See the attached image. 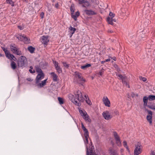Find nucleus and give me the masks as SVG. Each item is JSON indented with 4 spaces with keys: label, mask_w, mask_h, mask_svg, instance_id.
<instances>
[{
    "label": "nucleus",
    "mask_w": 155,
    "mask_h": 155,
    "mask_svg": "<svg viewBox=\"0 0 155 155\" xmlns=\"http://www.w3.org/2000/svg\"><path fill=\"white\" fill-rule=\"evenodd\" d=\"M35 49L34 48L31 46H29L28 48V50L31 53H34Z\"/></svg>",
    "instance_id": "obj_27"
},
{
    "label": "nucleus",
    "mask_w": 155,
    "mask_h": 155,
    "mask_svg": "<svg viewBox=\"0 0 155 155\" xmlns=\"http://www.w3.org/2000/svg\"><path fill=\"white\" fill-rule=\"evenodd\" d=\"M41 41L42 43L44 44H47L49 42V39L47 36H43L41 38Z\"/></svg>",
    "instance_id": "obj_14"
},
{
    "label": "nucleus",
    "mask_w": 155,
    "mask_h": 155,
    "mask_svg": "<svg viewBox=\"0 0 155 155\" xmlns=\"http://www.w3.org/2000/svg\"><path fill=\"white\" fill-rule=\"evenodd\" d=\"M6 57L10 60H13L14 61L16 59L14 55L12 54H11L10 52L8 51L5 54Z\"/></svg>",
    "instance_id": "obj_13"
},
{
    "label": "nucleus",
    "mask_w": 155,
    "mask_h": 155,
    "mask_svg": "<svg viewBox=\"0 0 155 155\" xmlns=\"http://www.w3.org/2000/svg\"><path fill=\"white\" fill-rule=\"evenodd\" d=\"M107 21L108 23L113 25H114L113 22H115L116 20L115 19L113 18L112 17H108L107 18Z\"/></svg>",
    "instance_id": "obj_15"
},
{
    "label": "nucleus",
    "mask_w": 155,
    "mask_h": 155,
    "mask_svg": "<svg viewBox=\"0 0 155 155\" xmlns=\"http://www.w3.org/2000/svg\"><path fill=\"white\" fill-rule=\"evenodd\" d=\"M117 75L119 78V79H121L122 81L123 79H126V76H123L121 74Z\"/></svg>",
    "instance_id": "obj_34"
},
{
    "label": "nucleus",
    "mask_w": 155,
    "mask_h": 155,
    "mask_svg": "<svg viewBox=\"0 0 155 155\" xmlns=\"http://www.w3.org/2000/svg\"><path fill=\"white\" fill-rule=\"evenodd\" d=\"M123 145L124 147L127 149V150H129V148L127 146V143L126 141L125 140L123 142Z\"/></svg>",
    "instance_id": "obj_37"
},
{
    "label": "nucleus",
    "mask_w": 155,
    "mask_h": 155,
    "mask_svg": "<svg viewBox=\"0 0 155 155\" xmlns=\"http://www.w3.org/2000/svg\"><path fill=\"white\" fill-rule=\"evenodd\" d=\"M27 80H28V81H33V80L31 78H28L27 79Z\"/></svg>",
    "instance_id": "obj_52"
},
{
    "label": "nucleus",
    "mask_w": 155,
    "mask_h": 155,
    "mask_svg": "<svg viewBox=\"0 0 155 155\" xmlns=\"http://www.w3.org/2000/svg\"><path fill=\"white\" fill-rule=\"evenodd\" d=\"M11 66L13 70H15L17 68V65L16 63L13 61H11Z\"/></svg>",
    "instance_id": "obj_23"
},
{
    "label": "nucleus",
    "mask_w": 155,
    "mask_h": 155,
    "mask_svg": "<svg viewBox=\"0 0 155 155\" xmlns=\"http://www.w3.org/2000/svg\"><path fill=\"white\" fill-rule=\"evenodd\" d=\"M114 67L118 71H120V68H119L117 64H115L114 65Z\"/></svg>",
    "instance_id": "obj_42"
},
{
    "label": "nucleus",
    "mask_w": 155,
    "mask_h": 155,
    "mask_svg": "<svg viewBox=\"0 0 155 155\" xmlns=\"http://www.w3.org/2000/svg\"><path fill=\"white\" fill-rule=\"evenodd\" d=\"M54 0H53V1L54 2Z\"/></svg>",
    "instance_id": "obj_64"
},
{
    "label": "nucleus",
    "mask_w": 155,
    "mask_h": 155,
    "mask_svg": "<svg viewBox=\"0 0 155 155\" xmlns=\"http://www.w3.org/2000/svg\"><path fill=\"white\" fill-rule=\"evenodd\" d=\"M84 12L88 15H94L97 14V12L91 10H85Z\"/></svg>",
    "instance_id": "obj_12"
},
{
    "label": "nucleus",
    "mask_w": 155,
    "mask_h": 155,
    "mask_svg": "<svg viewBox=\"0 0 155 155\" xmlns=\"http://www.w3.org/2000/svg\"><path fill=\"white\" fill-rule=\"evenodd\" d=\"M29 71L30 73H34L35 72V71L34 70L33 71H32V70L31 69H29Z\"/></svg>",
    "instance_id": "obj_53"
},
{
    "label": "nucleus",
    "mask_w": 155,
    "mask_h": 155,
    "mask_svg": "<svg viewBox=\"0 0 155 155\" xmlns=\"http://www.w3.org/2000/svg\"><path fill=\"white\" fill-rule=\"evenodd\" d=\"M140 145H137L136 146V148L134 150V155H138L141 153L142 150L140 148Z\"/></svg>",
    "instance_id": "obj_8"
},
{
    "label": "nucleus",
    "mask_w": 155,
    "mask_h": 155,
    "mask_svg": "<svg viewBox=\"0 0 155 155\" xmlns=\"http://www.w3.org/2000/svg\"><path fill=\"white\" fill-rule=\"evenodd\" d=\"M30 68H31L32 69V67H30Z\"/></svg>",
    "instance_id": "obj_63"
},
{
    "label": "nucleus",
    "mask_w": 155,
    "mask_h": 155,
    "mask_svg": "<svg viewBox=\"0 0 155 155\" xmlns=\"http://www.w3.org/2000/svg\"><path fill=\"white\" fill-rule=\"evenodd\" d=\"M148 97L147 96H144L143 98V106L144 107L147 106V104L148 102Z\"/></svg>",
    "instance_id": "obj_20"
},
{
    "label": "nucleus",
    "mask_w": 155,
    "mask_h": 155,
    "mask_svg": "<svg viewBox=\"0 0 155 155\" xmlns=\"http://www.w3.org/2000/svg\"><path fill=\"white\" fill-rule=\"evenodd\" d=\"M1 48L3 50V51H4L5 54L8 51V50H7V48H5L4 47H2Z\"/></svg>",
    "instance_id": "obj_41"
},
{
    "label": "nucleus",
    "mask_w": 155,
    "mask_h": 155,
    "mask_svg": "<svg viewBox=\"0 0 155 155\" xmlns=\"http://www.w3.org/2000/svg\"><path fill=\"white\" fill-rule=\"evenodd\" d=\"M62 63L63 65V66L66 68H68L69 67V64H67L66 62H63Z\"/></svg>",
    "instance_id": "obj_36"
},
{
    "label": "nucleus",
    "mask_w": 155,
    "mask_h": 155,
    "mask_svg": "<svg viewBox=\"0 0 155 155\" xmlns=\"http://www.w3.org/2000/svg\"><path fill=\"white\" fill-rule=\"evenodd\" d=\"M6 2L7 3L10 4L12 6H14V3L12 0H6Z\"/></svg>",
    "instance_id": "obj_35"
},
{
    "label": "nucleus",
    "mask_w": 155,
    "mask_h": 155,
    "mask_svg": "<svg viewBox=\"0 0 155 155\" xmlns=\"http://www.w3.org/2000/svg\"><path fill=\"white\" fill-rule=\"evenodd\" d=\"M74 75L76 79L77 82L83 85V84L85 82V80L83 78L81 74L78 71H76L74 73Z\"/></svg>",
    "instance_id": "obj_2"
},
{
    "label": "nucleus",
    "mask_w": 155,
    "mask_h": 155,
    "mask_svg": "<svg viewBox=\"0 0 155 155\" xmlns=\"http://www.w3.org/2000/svg\"><path fill=\"white\" fill-rule=\"evenodd\" d=\"M145 111H147L149 115H147V121L149 122L150 124H151L152 123V113L151 111L147 109H145Z\"/></svg>",
    "instance_id": "obj_6"
},
{
    "label": "nucleus",
    "mask_w": 155,
    "mask_h": 155,
    "mask_svg": "<svg viewBox=\"0 0 155 155\" xmlns=\"http://www.w3.org/2000/svg\"><path fill=\"white\" fill-rule=\"evenodd\" d=\"M47 79L43 80L41 81V83L40 82L38 84H35V86H37L39 87H43L45 84Z\"/></svg>",
    "instance_id": "obj_18"
},
{
    "label": "nucleus",
    "mask_w": 155,
    "mask_h": 155,
    "mask_svg": "<svg viewBox=\"0 0 155 155\" xmlns=\"http://www.w3.org/2000/svg\"><path fill=\"white\" fill-rule=\"evenodd\" d=\"M108 32L110 33H112V32H113V31H112L111 30H108Z\"/></svg>",
    "instance_id": "obj_56"
},
{
    "label": "nucleus",
    "mask_w": 155,
    "mask_h": 155,
    "mask_svg": "<svg viewBox=\"0 0 155 155\" xmlns=\"http://www.w3.org/2000/svg\"><path fill=\"white\" fill-rule=\"evenodd\" d=\"M91 154L90 155V153L88 150L87 148V153H86V155H97V154H95V153H92V152H91Z\"/></svg>",
    "instance_id": "obj_38"
},
{
    "label": "nucleus",
    "mask_w": 155,
    "mask_h": 155,
    "mask_svg": "<svg viewBox=\"0 0 155 155\" xmlns=\"http://www.w3.org/2000/svg\"><path fill=\"white\" fill-rule=\"evenodd\" d=\"M45 75L44 73L41 74H38L35 79V84L39 83L41 80L44 78Z\"/></svg>",
    "instance_id": "obj_7"
},
{
    "label": "nucleus",
    "mask_w": 155,
    "mask_h": 155,
    "mask_svg": "<svg viewBox=\"0 0 155 155\" xmlns=\"http://www.w3.org/2000/svg\"><path fill=\"white\" fill-rule=\"evenodd\" d=\"M23 1L24 2H28V0H23Z\"/></svg>",
    "instance_id": "obj_60"
},
{
    "label": "nucleus",
    "mask_w": 155,
    "mask_h": 155,
    "mask_svg": "<svg viewBox=\"0 0 155 155\" xmlns=\"http://www.w3.org/2000/svg\"><path fill=\"white\" fill-rule=\"evenodd\" d=\"M102 100L105 106L108 107L110 106V102L107 97H104Z\"/></svg>",
    "instance_id": "obj_11"
},
{
    "label": "nucleus",
    "mask_w": 155,
    "mask_h": 155,
    "mask_svg": "<svg viewBox=\"0 0 155 155\" xmlns=\"http://www.w3.org/2000/svg\"><path fill=\"white\" fill-rule=\"evenodd\" d=\"M143 81H146V79L145 78H143Z\"/></svg>",
    "instance_id": "obj_57"
},
{
    "label": "nucleus",
    "mask_w": 155,
    "mask_h": 155,
    "mask_svg": "<svg viewBox=\"0 0 155 155\" xmlns=\"http://www.w3.org/2000/svg\"><path fill=\"white\" fill-rule=\"evenodd\" d=\"M36 72L38 73V74H41L43 73L41 69L38 67H36Z\"/></svg>",
    "instance_id": "obj_30"
},
{
    "label": "nucleus",
    "mask_w": 155,
    "mask_h": 155,
    "mask_svg": "<svg viewBox=\"0 0 155 155\" xmlns=\"http://www.w3.org/2000/svg\"><path fill=\"white\" fill-rule=\"evenodd\" d=\"M79 15L80 13L79 11L77 12L75 14L74 13H71V17L75 21H77V18Z\"/></svg>",
    "instance_id": "obj_16"
},
{
    "label": "nucleus",
    "mask_w": 155,
    "mask_h": 155,
    "mask_svg": "<svg viewBox=\"0 0 155 155\" xmlns=\"http://www.w3.org/2000/svg\"><path fill=\"white\" fill-rule=\"evenodd\" d=\"M4 56V55L0 54V57H2V56Z\"/></svg>",
    "instance_id": "obj_61"
},
{
    "label": "nucleus",
    "mask_w": 155,
    "mask_h": 155,
    "mask_svg": "<svg viewBox=\"0 0 155 155\" xmlns=\"http://www.w3.org/2000/svg\"><path fill=\"white\" fill-rule=\"evenodd\" d=\"M147 106L150 109L155 110V106H152L151 105H147Z\"/></svg>",
    "instance_id": "obj_39"
},
{
    "label": "nucleus",
    "mask_w": 155,
    "mask_h": 155,
    "mask_svg": "<svg viewBox=\"0 0 155 155\" xmlns=\"http://www.w3.org/2000/svg\"><path fill=\"white\" fill-rule=\"evenodd\" d=\"M102 115L104 119L107 120H109L112 118V116L111 115L109 112L106 111L102 113Z\"/></svg>",
    "instance_id": "obj_10"
},
{
    "label": "nucleus",
    "mask_w": 155,
    "mask_h": 155,
    "mask_svg": "<svg viewBox=\"0 0 155 155\" xmlns=\"http://www.w3.org/2000/svg\"><path fill=\"white\" fill-rule=\"evenodd\" d=\"M53 63L57 72L59 74L61 73L62 72V69L60 66L59 65L58 63L56 61H53Z\"/></svg>",
    "instance_id": "obj_9"
},
{
    "label": "nucleus",
    "mask_w": 155,
    "mask_h": 155,
    "mask_svg": "<svg viewBox=\"0 0 155 155\" xmlns=\"http://www.w3.org/2000/svg\"><path fill=\"white\" fill-rule=\"evenodd\" d=\"M104 71V69L102 68L101 70L99 72V74L101 76H102Z\"/></svg>",
    "instance_id": "obj_40"
},
{
    "label": "nucleus",
    "mask_w": 155,
    "mask_h": 155,
    "mask_svg": "<svg viewBox=\"0 0 155 155\" xmlns=\"http://www.w3.org/2000/svg\"><path fill=\"white\" fill-rule=\"evenodd\" d=\"M85 112V111L84 110L83 111V110H79V112L81 116L82 115V114L84 113V112Z\"/></svg>",
    "instance_id": "obj_47"
},
{
    "label": "nucleus",
    "mask_w": 155,
    "mask_h": 155,
    "mask_svg": "<svg viewBox=\"0 0 155 155\" xmlns=\"http://www.w3.org/2000/svg\"><path fill=\"white\" fill-rule=\"evenodd\" d=\"M84 135L85 137V140H84L85 143V144H87L88 143L89 133L84 134Z\"/></svg>",
    "instance_id": "obj_22"
},
{
    "label": "nucleus",
    "mask_w": 155,
    "mask_h": 155,
    "mask_svg": "<svg viewBox=\"0 0 155 155\" xmlns=\"http://www.w3.org/2000/svg\"><path fill=\"white\" fill-rule=\"evenodd\" d=\"M26 58L23 56H21L19 59L18 61V65L19 67H22L25 65L26 61Z\"/></svg>",
    "instance_id": "obj_5"
},
{
    "label": "nucleus",
    "mask_w": 155,
    "mask_h": 155,
    "mask_svg": "<svg viewBox=\"0 0 155 155\" xmlns=\"http://www.w3.org/2000/svg\"><path fill=\"white\" fill-rule=\"evenodd\" d=\"M18 28L21 30H22L24 28V27L21 26H18Z\"/></svg>",
    "instance_id": "obj_48"
},
{
    "label": "nucleus",
    "mask_w": 155,
    "mask_h": 155,
    "mask_svg": "<svg viewBox=\"0 0 155 155\" xmlns=\"http://www.w3.org/2000/svg\"><path fill=\"white\" fill-rule=\"evenodd\" d=\"M83 118L86 121H87L89 122L91 121V120L90 118L89 117L87 114Z\"/></svg>",
    "instance_id": "obj_28"
},
{
    "label": "nucleus",
    "mask_w": 155,
    "mask_h": 155,
    "mask_svg": "<svg viewBox=\"0 0 155 155\" xmlns=\"http://www.w3.org/2000/svg\"><path fill=\"white\" fill-rule=\"evenodd\" d=\"M110 58H108L107 59H106L105 60V61L106 62H108L109 61H110Z\"/></svg>",
    "instance_id": "obj_55"
},
{
    "label": "nucleus",
    "mask_w": 155,
    "mask_h": 155,
    "mask_svg": "<svg viewBox=\"0 0 155 155\" xmlns=\"http://www.w3.org/2000/svg\"><path fill=\"white\" fill-rule=\"evenodd\" d=\"M127 85L128 87V88H130V86H129V85H127Z\"/></svg>",
    "instance_id": "obj_62"
},
{
    "label": "nucleus",
    "mask_w": 155,
    "mask_h": 155,
    "mask_svg": "<svg viewBox=\"0 0 155 155\" xmlns=\"http://www.w3.org/2000/svg\"><path fill=\"white\" fill-rule=\"evenodd\" d=\"M116 143L118 146L121 147V141L120 139H118L116 141Z\"/></svg>",
    "instance_id": "obj_31"
},
{
    "label": "nucleus",
    "mask_w": 155,
    "mask_h": 155,
    "mask_svg": "<svg viewBox=\"0 0 155 155\" xmlns=\"http://www.w3.org/2000/svg\"><path fill=\"white\" fill-rule=\"evenodd\" d=\"M106 62L105 61H105H102L101 62V63L102 64H104V63L105 62Z\"/></svg>",
    "instance_id": "obj_58"
},
{
    "label": "nucleus",
    "mask_w": 155,
    "mask_h": 155,
    "mask_svg": "<svg viewBox=\"0 0 155 155\" xmlns=\"http://www.w3.org/2000/svg\"><path fill=\"white\" fill-rule=\"evenodd\" d=\"M58 98L59 103L60 104H64V99L63 98L59 97Z\"/></svg>",
    "instance_id": "obj_32"
},
{
    "label": "nucleus",
    "mask_w": 155,
    "mask_h": 155,
    "mask_svg": "<svg viewBox=\"0 0 155 155\" xmlns=\"http://www.w3.org/2000/svg\"><path fill=\"white\" fill-rule=\"evenodd\" d=\"M51 75L53 77V80L54 81H57L58 76L54 72H52L51 73Z\"/></svg>",
    "instance_id": "obj_21"
},
{
    "label": "nucleus",
    "mask_w": 155,
    "mask_h": 155,
    "mask_svg": "<svg viewBox=\"0 0 155 155\" xmlns=\"http://www.w3.org/2000/svg\"><path fill=\"white\" fill-rule=\"evenodd\" d=\"M69 29L71 31V36L74 33L75 31L76 30L75 28H73L71 26H70L69 28Z\"/></svg>",
    "instance_id": "obj_25"
},
{
    "label": "nucleus",
    "mask_w": 155,
    "mask_h": 155,
    "mask_svg": "<svg viewBox=\"0 0 155 155\" xmlns=\"http://www.w3.org/2000/svg\"><path fill=\"white\" fill-rule=\"evenodd\" d=\"M79 2V3H83L82 6L84 7H86L89 5V2H84V0H78Z\"/></svg>",
    "instance_id": "obj_17"
},
{
    "label": "nucleus",
    "mask_w": 155,
    "mask_h": 155,
    "mask_svg": "<svg viewBox=\"0 0 155 155\" xmlns=\"http://www.w3.org/2000/svg\"><path fill=\"white\" fill-rule=\"evenodd\" d=\"M111 59H113L114 61H116V58L115 57H113L112 58L111 57Z\"/></svg>",
    "instance_id": "obj_54"
},
{
    "label": "nucleus",
    "mask_w": 155,
    "mask_h": 155,
    "mask_svg": "<svg viewBox=\"0 0 155 155\" xmlns=\"http://www.w3.org/2000/svg\"><path fill=\"white\" fill-rule=\"evenodd\" d=\"M126 79H123L122 81V83L124 84L125 85H127V83L126 82V81L125 80Z\"/></svg>",
    "instance_id": "obj_46"
},
{
    "label": "nucleus",
    "mask_w": 155,
    "mask_h": 155,
    "mask_svg": "<svg viewBox=\"0 0 155 155\" xmlns=\"http://www.w3.org/2000/svg\"><path fill=\"white\" fill-rule=\"evenodd\" d=\"M75 97L71 99L72 102L75 105L78 106H80V102H83L84 100L89 105H91V102L89 100L88 96L85 94L82 93L80 91L78 90L75 92Z\"/></svg>",
    "instance_id": "obj_1"
},
{
    "label": "nucleus",
    "mask_w": 155,
    "mask_h": 155,
    "mask_svg": "<svg viewBox=\"0 0 155 155\" xmlns=\"http://www.w3.org/2000/svg\"><path fill=\"white\" fill-rule=\"evenodd\" d=\"M87 112L85 111V112H84V113L82 114V116L83 117H84L87 114Z\"/></svg>",
    "instance_id": "obj_51"
},
{
    "label": "nucleus",
    "mask_w": 155,
    "mask_h": 155,
    "mask_svg": "<svg viewBox=\"0 0 155 155\" xmlns=\"http://www.w3.org/2000/svg\"><path fill=\"white\" fill-rule=\"evenodd\" d=\"M109 153L110 155H119L117 151L114 149H110Z\"/></svg>",
    "instance_id": "obj_19"
},
{
    "label": "nucleus",
    "mask_w": 155,
    "mask_h": 155,
    "mask_svg": "<svg viewBox=\"0 0 155 155\" xmlns=\"http://www.w3.org/2000/svg\"><path fill=\"white\" fill-rule=\"evenodd\" d=\"M150 152V155H155V152L154 151L151 150Z\"/></svg>",
    "instance_id": "obj_49"
},
{
    "label": "nucleus",
    "mask_w": 155,
    "mask_h": 155,
    "mask_svg": "<svg viewBox=\"0 0 155 155\" xmlns=\"http://www.w3.org/2000/svg\"><path fill=\"white\" fill-rule=\"evenodd\" d=\"M10 49L12 52L14 54H16L18 55H20L22 54L21 51L19 50L15 46V45H11L10 46Z\"/></svg>",
    "instance_id": "obj_3"
},
{
    "label": "nucleus",
    "mask_w": 155,
    "mask_h": 155,
    "mask_svg": "<svg viewBox=\"0 0 155 155\" xmlns=\"http://www.w3.org/2000/svg\"><path fill=\"white\" fill-rule=\"evenodd\" d=\"M55 7L56 8H58V7H59V5H58V4L57 3L55 5Z\"/></svg>",
    "instance_id": "obj_50"
},
{
    "label": "nucleus",
    "mask_w": 155,
    "mask_h": 155,
    "mask_svg": "<svg viewBox=\"0 0 155 155\" xmlns=\"http://www.w3.org/2000/svg\"><path fill=\"white\" fill-rule=\"evenodd\" d=\"M91 66V65L90 64H87L86 65L81 66V68L82 69L85 70L88 67H89Z\"/></svg>",
    "instance_id": "obj_26"
},
{
    "label": "nucleus",
    "mask_w": 155,
    "mask_h": 155,
    "mask_svg": "<svg viewBox=\"0 0 155 155\" xmlns=\"http://www.w3.org/2000/svg\"><path fill=\"white\" fill-rule=\"evenodd\" d=\"M109 15L111 17H114L115 16V14L113 13L112 12H110L109 13Z\"/></svg>",
    "instance_id": "obj_43"
},
{
    "label": "nucleus",
    "mask_w": 155,
    "mask_h": 155,
    "mask_svg": "<svg viewBox=\"0 0 155 155\" xmlns=\"http://www.w3.org/2000/svg\"><path fill=\"white\" fill-rule=\"evenodd\" d=\"M44 13L43 12H42L41 13L40 15V17H41V18L42 19L44 18Z\"/></svg>",
    "instance_id": "obj_45"
},
{
    "label": "nucleus",
    "mask_w": 155,
    "mask_h": 155,
    "mask_svg": "<svg viewBox=\"0 0 155 155\" xmlns=\"http://www.w3.org/2000/svg\"><path fill=\"white\" fill-rule=\"evenodd\" d=\"M148 99L151 101L155 100V96L153 95H150L148 96Z\"/></svg>",
    "instance_id": "obj_33"
},
{
    "label": "nucleus",
    "mask_w": 155,
    "mask_h": 155,
    "mask_svg": "<svg viewBox=\"0 0 155 155\" xmlns=\"http://www.w3.org/2000/svg\"><path fill=\"white\" fill-rule=\"evenodd\" d=\"M81 127L82 129L84 131V134H87L88 133V131L87 129L85 127L84 125L82 123L81 124Z\"/></svg>",
    "instance_id": "obj_29"
},
{
    "label": "nucleus",
    "mask_w": 155,
    "mask_h": 155,
    "mask_svg": "<svg viewBox=\"0 0 155 155\" xmlns=\"http://www.w3.org/2000/svg\"><path fill=\"white\" fill-rule=\"evenodd\" d=\"M70 11H71V14L72 13H74V9L73 8V7L72 6H71V8H70Z\"/></svg>",
    "instance_id": "obj_44"
},
{
    "label": "nucleus",
    "mask_w": 155,
    "mask_h": 155,
    "mask_svg": "<svg viewBox=\"0 0 155 155\" xmlns=\"http://www.w3.org/2000/svg\"><path fill=\"white\" fill-rule=\"evenodd\" d=\"M113 135L115 141L120 139L119 136L116 132H113Z\"/></svg>",
    "instance_id": "obj_24"
},
{
    "label": "nucleus",
    "mask_w": 155,
    "mask_h": 155,
    "mask_svg": "<svg viewBox=\"0 0 155 155\" xmlns=\"http://www.w3.org/2000/svg\"><path fill=\"white\" fill-rule=\"evenodd\" d=\"M19 40L23 41L25 44L29 43L30 42V40L28 37H27L25 35H20L19 37H18Z\"/></svg>",
    "instance_id": "obj_4"
},
{
    "label": "nucleus",
    "mask_w": 155,
    "mask_h": 155,
    "mask_svg": "<svg viewBox=\"0 0 155 155\" xmlns=\"http://www.w3.org/2000/svg\"><path fill=\"white\" fill-rule=\"evenodd\" d=\"M124 151V150L122 149H121L120 150V151L121 152H123Z\"/></svg>",
    "instance_id": "obj_59"
}]
</instances>
